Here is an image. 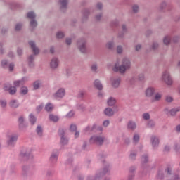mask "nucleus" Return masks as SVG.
Wrapping results in <instances>:
<instances>
[{
    "label": "nucleus",
    "instance_id": "f257e3e1",
    "mask_svg": "<svg viewBox=\"0 0 180 180\" xmlns=\"http://www.w3.org/2000/svg\"><path fill=\"white\" fill-rule=\"evenodd\" d=\"M27 81V77H24L20 80H15L13 82V85L11 84H6L4 86V90L8 92L10 95H15L16 94L18 89L16 88H19V86H23V85Z\"/></svg>",
    "mask_w": 180,
    "mask_h": 180
},
{
    "label": "nucleus",
    "instance_id": "f03ea898",
    "mask_svg": "<svg viewBox=\"0 0 180 180\" xmlns=\"http://www.w3.org/2000/svg\"><path fill=\"white\" fill-rule=\"evenodd\" d=\"M130 67H131V63L130 62V60L127 58H124L122 60V65L120 66L115 65L112 70L115 72H117L119 71L121 74H124L126 70H130Z\"/></svg>",
    "mask_w": 180,
    "mask_h": 180
},
{
    "label": "nucleus",
    "instance_id": "7ed1b4c3",
    "mask_svg": "<svg viewBox=\"0 0 180 180\" xmlns=\"http://www.w3.org/2000/svg\"><path fill=\"white\" fill-rule=\"evenodd\" d=\"M162 79L168 86H172L174 84V79H172V77H171V74L168 70H165L162 72Z\"/></svg>",
    "mask_w": 180,
    "mask_h": 180
},
{
    "label": "nucleus",
    "instance_id": "20e7f679",
    "mask_svg": "<svg viewBox=\"0 0 180 180\" xmlns=\"http://www.w3.org/2000/svg\"><path fill=\"white\" fill-rule=\"evenodd\" d=\"M90 142L94 143L97 146H102L105 142V136L94 135L90 138Z\"/></svg>",
    "mask_w": 180,
    "mask_h": 180
},
{
    "label": "nucleus",
    "instance_id": "39448f33",
    "mask_svg": "<svg viewBox=\"0 0 180 180\" xmlns=\"http://www.w3.org/2000/svg\"><path fill=\"white\" fill-rule=\"evenodd\" d=\"M27 18L28 19H31L30 21V26L32 27V29H34V27H37V21H36V14L33 11L28 12L27 14Z\"/></svg>",
    "mask_w": 180,
    "mask_h": 180
},
{
    "label": "nucleus",
    "instance_id": "423d86ee",
    "mask_svg": "<svg viewBox=\"0 0 180 180\" xmlns=\"http://www.w3.org/2000/svg\"><path fill=\"white\" fill-rule=\"evenodd\" d=\"M77 47L81 53L85 54V53H86V40H85V39H79L77 41Z\"/></svg>",
    "mask_w": 180,
    "mask_h": 180
},
{
    "label": "nucleus",
    "instance_id": "0eeeda50",
    "mask_svg": "<svg viewBox=\"0 0 180 180\" xmlns=\"http://www.w3.org/2000/svg\"><path fill=\"white\" fill-rule=\"evenodd\" d=\"M55 99H63V96H65V89L60 88L53 95Z\"/></svg>",
    "mask_w": 180,
    "mask_h": 180
},
{
    "label": "nucleus",
    "instance_id": "6e6552de",
    "mask_svg": "<svg viewBox=\"0 0 180 180\" xmlns=\"http://www.w3.org/2000/svg\"><path fill=\"white\" fill-rule=\"evenodd\" d=\"M16 141H18V136L16 135L8 136V138L7 140V145L8 146V147H14L15 144L16 143Z\"/></svg>",
    "mask_w": 180,
    "mask_h": 180
},
{
    "label": "nucleus",
    "instance_id": "1a4fd4ad",
    "mask_svg": "<svg viewBox=\"0 0 180 180\" xmlns=\"http://www.w3.org/2000/svg\"><path fill=\"white\" fill-rule=\"evenodd\" d=\"M60 65V60L57 58H53L50 62V67L51 70H57Z\"/></svg>",
    "mask_w": 180,
    "mask_h": 180
},
{
    "label": "nucleus",
    "instance_id": "9d476101",
    "mask_svg": "<svg viewBox=\"0 0 180 180\" xmlns=\"http://www.w3.org/2000/svg\"><path fill=\"white\" fill-rule=\"evenodd\" d=\"M28 44L30 45V47H31V49L35 56H37V54L40 53V49H39V47L36 46V42L34 41H30Z\"/></svg>",
    "mask_w": 180,
    "mask_h": 180
},
{
    "label": "nucleus",
    "instance_id": "9b49d317",
    "mask_svg": "<svg viewBox=\"0 0 180 180\" xmlns=\"http://www.w3.org/2000/svg\"><path fill=\"white\" fill-rule=\"evenodd\" d=\"M18 126L20 130H25L27 127V124H25V117L20 116L18 118Z\"/></svg>",
    "mask_w": 180,
    "mask_h": 180
},
{
    "label": "nucleus",
    "instance_id": "f8f14e48",
    "mask_svg": "<svg viewBox=\"0 0 180 180\" xmlns=\"http://www.w3.org/2000/svg\"><path fill=\"white\" fill-rule=\"evenodd\" d=\"M155 94V88L154 87H148L145 91V95L147 98H151L152 96H154V94Z\"/></svg>",
    "mask_w": 180,
    "mask_h": 180
},
{
    "label": "nucleus",
    "instance_id": "ddd939ff",
    "mask_svg": "<svg viewBox=\"0 0 180 180\" xmlns=\"http://www.w3.org/2000/svg\"><path fill=\"white\" fill-rule=\"evenodd\" d=\"M152 146L155 148L160 146V139L155 136H152L150 138Z\"/></svg>",
    "mask_w": 180,
    "mask_h": 180
},
{
    "label": "nucleus",
    "instance_id": "4468645a",
    "mask_svg": "<svg viewBox=\"0 0 180 180\" xmlns=\"http://www.w3.org/2000/svg\"><path fill=\"white\" fill-rule=\"evenodd\" d=\"M120 81H121L120 77H115L112 79L111 84L113 88H119V86H120Z\"/></svg>",
    "mask_w": 180,
    "mask_h": 180
},
{
    "label": "nucleus",
    "instance_id": "2eb2a0df",
    "mask_svg": "<svg viewBox=\"0 0 180 180\" xmlns=\"http://www.w3.org/2000/svg\"><path fill=\"white\" fill-rule=\"evenodd\" d=\"M49 160L53 164L57 162V160H58V153L56 152L52 153Z\"/></svg>",
    "mask_w": 180,
    "mask_h": 180
},
{
    "label": "nucleus",
    "instance_id": "dca6fc26",
    "mask_svg": "<svg viewBox=\"0 0 180 180\" xmlns=\"http://www.w3.org/2000/svg\"><path fill=\"white\" fill-rule=\"evenodd\" d=\"M94 85L98 91H102L103 89V86L99 79H96L94 82Z\"/></svg>",
    "mask_w": 180,
    "mask_h": 180
},
{
    "label": "nucleus",
    "instance_id": "f3484780",
    "mask_svg": "<svg viewBox=\"0 0 180 180\" xmlns=\"http://www.w3.org/2000/svg\"><path fill=\"white\" fill-rule=\"evenodd\" d=\"M28 65L30 68L34 67V55H31L28 57Z\"/></svg>",
    "mask_w": 180,
    "mask_h": 180
},
{
    "label": "nucleus",
    "instance_id": "a211bd4d",
    "mask_svg": "<svg viewBox=\"0 0 180 180\" xmlns=\"http://www.w3.org/2000/svg\"><path fill=\"white\" fill-rule=\"evenodd\" d=\"M104 113L105 116H108L109 117H111V116H113L115 115V112L110 108H105L104 110Z\"/></svg>",
    "mask_w": 180,
    "mask_h": 180
},
{
    "label": "nucleus",
    "instance_id": "6ab92c4d",
    "mask_svg": "<svg viewBox=\"0 0 180 180\" xmlns=\"http://www.w3.org/2000/svg\"><path fill=\"white\" fill-rule=\"evenodd\" d=\"M134 172H136V167H131L129 168V180H131L133 179V178H134Z\"/></svg>",
    "mask_w": 180,
    "mask_h": 180
},
{
    "label": "nucleus",
    "instance_id": "aec40b11",
    "mask_svg": "<svg viewBox=\"0 0 180 180\" xmlns=\"http://www.w3.org/2000/svg\"><path fill=\"white\" fill-rule=\"evenodd\" d=\"M9 106L13 109H16V108H19V103L17 100H11L9 103Z\"/></svg>",
    "mask_w": 180,
    "mask_h": 180
},
{
    "label": "nucleus",
    "instance_id": "412c9836",
    "mask_svg": "<svg viewBox=\"0 0 180 180\" xmlns=\"http://www.w3.org/2000/svg\"><path fill=\"white\" fill-rule=\"evenodd\" d=\"M36 133L38 137H43V127H41V125L37 127Z\"/></svg>",
    "mask_w": 180,
    "mask_h": 180
},
{
    "label": "nucleus",
    "instance_id": "4be33fe9",
    "mask_svg": "<svg viewBox=\"0 0 180 180\" xmlns=\"http://www.w3.org/2000/svg\"><path fill=\"white\" fill-rule=\"evenodd\" d=\"M49 120H51V122H53L54 123H57V122L60 120V117L54 114H50Z\"/></svg>",
    "mask_w": 180,
    "mask_h": 180
},
{
    "label": "nucleus",
    "instance_id": "5701e85b",
    "mask_svg": "<svg viewBox=\"0 0 180 180\" xmlns=\"http://www.w3.org/2000/svg\"><path fill=\"white\" fill-rule=\"evenodd\" d=\"M108 106H114L116 104V98L110 97L107 101Z\"/></svg>",
    "mask_w": 180,
    "mask_h": 180
},
{
    "label": "nucleus",
    "instance_id": "b1692460",
    "mask_svg": "<svg viewBox=\"0 0 180 180\" xmlns=\"http://www.w3.org/2000/svg\"><path fill=\"white\" fill-rule=\"evenodd\" d=\"M60 9H67V5L68 4V0H60Z\"/></svg>",
    "mask_w": 180,
    "mask_h": 180
},
{
    "label": "nucleus",
    "instance_id": "393cba45",
    "mask_svg": "<svg viewBox=\"0 0 180 180\" xmlns=\"http://www.w3.org/2000/svg\"><path fill=\"white\" fill-rule=\"evenodd\" d=\"M161 98H162V95L160 93H157L151 101L152 102H158L161 101Z\"/></svg>",
    "mask_w": 180,
    "mask_h": 180
},
{
    "label": "nucleus",
    "instance_id": "a878e982",
    "mask_svg": "<svg viewBox=\"0 0 180 180\" xmlns=\"http://www.w3.org/2000/svg\"><path fill=\"white\" fill-rule=\"evenodd\" d=\"M136 127H137V125H136V122L133 121H129L128 122V129L130 130H136Z\"/></svg>",
    "mask_w": 180,
    "mask_h": 180
},
{
    "label": "nucleus",
    "instance_id": "bb28decb",
    "mask_svg": "<svg viewBox=\"0 0 180 180\" xmlns=\"http://www.w3.org/2000/svg\"><path fill=\"white\" fill-rule=\"evenodd\" d=\"M53 109H54V105L50 103H48L45 106V110L46 112H52Z\"/></svg>",
    "mask_w": 180,
    "mask_h": 180
},
{
    "label": "nucleus",
    "instance_id": "cd10ccee",
    "mask_svg": "<svg viewBox=\"0 0 180 180\" xmlns=\"http://www.w3.org/2000/svg\"><path fill=\"white\" fill-rule=\"evenodd\" d=\"M178 112H180V107L176 108H173L169 111L171 116H175Z\"/></svg>",
    "mask_w": 180,
    "mask_h": 180
},
{
    "label": "nucleus",
    "instance_id": "c85d7f7f",
    "mask_svg": "<svg viewBox=\"0 0 180 180\" xmlns=\"http://www.w3.org/2000/svg\"><path fill=\"white\" fill-rule=\"evenodd\" d=\"M107 49L109 50H114L115 49V42L114 41H109L106 44Z\"/></svg>",
    "mask_w": 180,
    "mask_h": 180
},
{
    "label": "nucleus",
    "instance_id": "c756f323",
    "mask_svg": "<svg viewBox=\"0 0 180 180\" xmlns=\"http://www.w3.org/2000/svg\"><path fill=\"white\" fill-rule=\"evenodd\" d=\"M37 120V119L33 114L30 115V122L32 125L34 124V123H36Z\"/></svg>",
    "mask_w": 180,
    "mask_h": 180
},
{
    "label": "nucleus",
    "instance_id": "7c9ffc66",
    "mask_svg": "<svg viewBox=\"0 0 180 180\" xmlns=\"http://www.w3.org/2000/svg\"><path fill=\"white\" fill-rule=\"evenodd\" d=\"M27 92H29V89L27 86H22L20 89V94L21 95H27Z\"/></svg>",
    "mask_w": 180,
    "mask_h": 180
},
{
    "label": "nucleus",
    "instance_id": "2f4dec72",
    "mask_svg": "<svg viewBox=\"0 0 180 180\" xmlns=\"http://www.w3.org/2000/svg\"><path fill=\"white\" fill-rule=\"evenodd\" d=\"M147 126L148 127H149L150 129H153V127H155V122H154V120H150L147 123Z\"/></svg>",
    "mask_w": 180,
    "mask_h": 180
},
{
    "label": "nucleus",
    "instance_id": "473e14b6",
    "mask_svg": "<svg viewBox=\"0 0 180 180\" xmlns=\"http://www.w3.org/2000/svg\"><path fill=\"white\" fill-rule=\"evenodd\" d=\"M163 43L166 46H168V44H169V43H171V37H169L168 36L165 37V38L163 39Z\"/></svg>",
    "mask_w": 180,
    "mask_h": 180
},
{
    "label": "nucleus",
    "instance_id": "72a5a7b5",
    "mask_svg": "<svg viewBox=\"0 0 180 180\" xmlns=\"http://www.w3.org/2000/svg\"><path fill=\"white\" fill-rule=\"evenodd\" d=\"M139 141H140V135L135 134L133 136L134 143H135V144H136V143H139Z\"/></svg>",
    "mask_w": 180,
    "mask_h": 180
},
{
    "label": "nucleus",
    "instance_id": "f704fd0d",
    "mask_svg": "<svg viewBox=\"0 0 180 180\" xmlns=\"http://www.w3.org/2000/svg\"><path fill=\"white\" fill-rule=\"evenodd\" d=\"M89 15V10L84 9L83 11V19H88V15Z\"/></svg>",
    "mask_w": 180,
    "mask_h": 180
},
{
    "label": "nucleus",
    "instance_id": "c9c22d12",
    "mask_svg": "<svg viewBox=\"0 0 180 180\" xmlns=\"http://www.w3.org/2000/svg\"><path fill=\"white\" fill-rule=\"evenodd\" d=\"M60 143L62 146H65L66 144H68V139L63 136L60 138Z\"/></svg>",
    "mask_w": 180,
    "mask_h": 180
},
{
    "label": "nucleus",
    "instance_id": "e433bc0d",
    "mask_svg": "<svg viewBox=\"0 0 180 180\" xmlns=\"http://www.w3.org/2000/svg\"><path fill=\"white\" fill-rule=\"evenodd\" d=\"M40 85H41V84L40 83V82L39 81H36L34 82V89H39V88H40Z\"/></svg>",
    "mask_w": 180,
    "mask_h": 180
},
{
    "label": "nucleus",
    "instance_id": "4c0bfd02",
    "mask_svg": "<svg viewBox=\"0 0 180 180\" xmlns=\"http://www.w3.org/2000/svg\"><path fill=\"white\" fill-rule=\"evenodd\" d=\"M142 117L144 120H150V113L145 112L142 115Z\"/></svg>",
    "mask_w": 180,
    "mask_h": 180
},
{
    "label": "nucleus",
    "instance_id": "58836bf2",
    "mask_svg": "<svg viewBox=\"0 0 180 180\" xmlns=\"http://www.w3.org/2000/svg\"><path fill=\"white\" fill-rule=\"evenodd\" d=\"M141 162L142 164H147L148 162V156L143 155L141 158Z\"/></svg>",
    "mask_w": 180,
    "mask_h": 180
},
{
    "label": "nucleus",
    "instance_id": "ea45409f",
    "mask_svg": "<svg viewBox=\"0 0 180 180\" xmlns=\"http://www.w3.org/2000/svg\"><path fill=\"white\" fill-rule=\"evenodd\" d=\"M95 129H96V124H94L93 125V127H87L85 129L84 131H92V130H95Z\"/></svg>",
    "mask_w": 180,
    "mask_h": 180
},
{
    "label": "nucleus",
    "instance_id": "a19ab883",
    "mask_svg": "<svg viewBox=\"0 0 180 180\" xmlns=\"http://www.w3.org/2000/svg\"><path fill=\"white\" fill-rule=\"evenodd\" d=\"M117 54H122L123 53V46L119 45L117 47Z\"/></svg>",
    "mask_w": 180,
    "mask_h": 180
},
{
    "label": "nucleus",
    "instance_id": "79ce46f5",
    "mask_svg": "<svg viewBox=\"0 0 180 180\" xmlns=\"http://www.w3.org/2000/svg\"><path fill=\"white\" fill-rule=\"evenodd\" d=\"M77 109H78V110H81V112H85V110H86L85 106H84V105H82V104L78 105Z\"/></svg>",
    "mask_w": 180,
    "mask_h": 180
},
{
    "label": "nucleus",
    "instance_id": "37998d69",
    "mask_svg": "<svg viewBox=\"0 0 180 180\" xmlns=\"http://www.w3.org/2000/svg\"><path fill=\"white\" fill-rule=\"evenodd\" d=\"M138 79L139 81H144L146 79V76L144 75V73H141L138 76Z\"/></svg>",
    "mask_w": 180,
    "mask_h": 180
},
{
    "label": "nucleus",
    "instance_id": "c03bdc74",
    "mask_svg": "<svg viewBox=\"0 0 180 180\" xmlns=\"http://www.w3.org/2000/svg\"><path fill=\"white\" fill-rule=\"evenodd\" d=\"M165 172H167L169 175H171L172 172V167H171V165L167 166V167L165 169Z\"/></svg>",
    "mask_w": 180,
    "mask_h": 180
},
{
    "label": "nucleus",
    "instance_id": "a18cd8bd",
    "mask_svg": "<svg viewBox=\"0 0 180 180\" xmlns=\"http://www.w3.org/2000/svg\"><path fill=\"white\" fill-rule=\"evenodd\" d=\"M70 131H77V125L75 124H72L70 127Z\"/></svg>",
    "mask_w": 180,
    "mask_h": 180
},
{
    "label": "nucleus",
    "instance_id": "49530a36",
    "mask_svg": "<svg viewBox=\"0 0 180 180\" xmlns=\"http://www.w3.org/2000/svg\"><path fill=\"white\" fill-rule=\"evenodd\" d=\"M57 39H63L64 37V32H58L56 34Z\"/></svg>",
    "mask_w": 180,
    "mask_h": 180
},
{
    "label": "nucleus",
    "instance_id": "de8ad7c7",
    "mask_svg": "<svg viewBox=\"0 0 180 180\" xmlns=\"http://www.w3.org/2000/svg\"><path fill=\"white\" fill-rule=\"evenodd\" d=\"M86 92L84 90H81L79 91L78 98H84V95Z\"/></svg>",
    "mask_w": 180,
    "mask_h": 180
},
{
    "label": "nucleus",
    "instance_id": "09e8293b",
    "mask_svg": "<svg viewBox=\"0 0 180 180\" xmlns=\"http://www.w3.org/2000/svg\"><path fill=\"white\" fill-rule=\"evenodd\" d=\"M91 70L94 72H96V70H98V65H96V63L93 64L91 67Z\"/></svg>",
    "mask_w": 180,
    "mask_h": 180
},
{
    "label": "nucleus",
    "instance_id": "8fccbe9b",
    "mask_svg": "<svg viewBox=\"0 0 180 180\" xmlns=\"http://www.w3.org/2000/svg\"><path fill=\"white\" fill-rule=\"evenodd\" d=\"M0 105L2 108H6V105H7L6 100H1Z\"/></svg>",
    "mask_w": 180,
    "mask_h": 180
},
{
    "label": "nucleus",
    "instance_id": "3c124183",
    "mask_svg": "<svg viewBox=\"0 0 180 180\" xmlns=\"http://www.w3.org/2000/svg\"><path fill=\"white\" fill-rule=\"evenodd\" d=\"M58 134L61 139V138L64 137V135L65 134V131H64V129H59Z\"/></svg>",
    "mask_w": 180,
    "mask_h": 180
},
{
    "label": "nucleus",
    "instance_id": "603ef678",
    "mask_svg": "<svg viewBox=\"0 0 180 180\" xmlns=\"http://www.w3.org/2000/svg\"><path fill=\"white\" fill-rule=\"evenodd\" d=\"M132 10L134 13H137V12H139V6L136 4L134 5L132 7Z\"/></svg>",
    "mask_w": 180,
    "mask_h": 180
},
{
    "label": "nucleus",
    "instance_id": "864d4df0",
    "mask_svg": "<svg viewBox=\"0 0 180 180\" xmlns=\"http://www.w3.org/2000/svg\"><path fill=\"white\" fill-rule=\"evenodd\" d=\"M1 65L4 68H6V67H8V60H3L1 61Z\"/></svg>",
    "mask_w": 180,
    "mask_h": 180
},
{
    "label": "nucleus",
    "instance_id": "5fc2aeb1",
    "mask_svg": "<svg viewBox=\"0 0 180 180\" xmlns=\"http://www.w3.org/2000/svg\"><path fill=\"white\" fill-rule=\"evenodd\" d=\"M74 115H75V112L73 110H71L66 115V117H72Z\"/></svg>",
    "mask_w": 180,
    "mask_h": 180
},
{
    "label": "nucleus",
    "instance_id": "6e6d98bb",
    "mask_svg": "<svg viewBox=\"0 0 180 180\" xmlns=\"http://www.w3.org/2000/svg\"><path fill=\"white\" fill-rule=\"evenodd\" d=\"M162 178H164V173L161 171L158 172V179H162Z\"/></svg>",
    "mask_w": 180,
    "mask_h": 180
},
{
    "label": "nucleus",
    "instance_id": "4d7b16f0",
    "mask_svg": "<svg viewBox=\"0 0 180 180\" xmlns=\"http://www.w3.org/2000/svg\"><path fill=\"white\" fill-rule=\"evenodd\" d=\"M27 171H29V168L27 167H26V166H24L22 167V174L23 175H26Z\"/></svg>",
    "mask_w": 180,
    "mask_h": 180
},
{
    "label": "nucleus",
    "instance_id": "13d9d810",
    "mask_svg": "<svg viewBox=\"0 0 180 180\" xmlns=\"http://www.w3.org/2000/svg\"><path fill=\"white\" fill-rule=\"evenodd\" d=\"M42 110H43V105L41 104L37 107V112L38 113H40V112H41Z\"/></svg>",
    "mask_w": 180,
    "mask_h": 180
},
{
    "label": "nucleus",
    "instance_id": "bf43d9fd",
    "mask_svg": "<svg viewBox=\"0 0 180 180\" xmlns=\"http://www.w3.org/2000/svg\"><path fill=\"white\" fill-rule=\"evenodd\" d=\"M166 101L167 102H169V103H171V102H172L174 101V98L172 97L169 96H167L166 97Z\"/></svg>",
    "mask_w": 180,
    "mask_h": 180
},
{
    "label": "nucleus",
    "instance_id": "052dcab7",
    "mask_svg": "<svg viewBox=\"0 0 180 180\" xmlns=\"http://www.w3.org/2000/svg\"><path fill=\"white\" fill-rule=\"evenodd\" d=\"M136 155H137V154L136 153H131L129 157H130L131 160H136Z\"/></svg>",
    "mask_w": 180,
    "mask_h": 180
},
{
    "label": "nucleus",
    "instance_id": "680f3d73",
    "mask_svg": "<svg viewBox=\"0 0 180 180\" xmlns=\"http://www.w3.org/2000/svg\"><path fill=\"white\" fill-rule=\"evenodd\" d=\"M17 53L18 56H22V54H23V49H22L21 48H18Z\"/></svg>",
    "mask_w": 180,
    "mask_h": 180
},
{
    "label": "nucleus",
    "instance_id": "e2e57ef3",
    "mask_svg": "<svg viewBox=\"0 0 180 180\" xmlns=\"http://www.w3.org/2000/svg\"><path fill=\"white\" fill-rule=\"evenodd\" d=\"M22 24L18 23L15 25V30L19 31L20 29H22Z\"/></svg>",
    "mask_w": 180,
    "mask_h": 180
},
{
    "label": "nucleus",
    "instance_id": "0e129e2a",
    "mask_svg": "<svg viewBox=\"0 0 180 180\" xmlns=\"http://www.w3.org/2000/svg\"><path fill=\"white\" fill-rule=\"evenodd\" d=\"M109 123H110V122L107 120L103 122V125L104 126V127H108V126H109Z\"/></svg>",
    "mask_w": 180,
    "mask_h": 180
},
{
    "label": "nucleus",
    "instance_id": "69168bd1",
    "mask_svg": "<svg viewBox=\"0 0 180 180\" xmlns=\"http://www.w3.org/2000/svg\"><path fill=\"white\" fill-rule=\"evenodd\" d=\"M119 25V21L117 20H115L111 22V26H117Z\"/></svg>",
    "mask_w": 180,
    "mask_h": 180
},
{
    "label": "nucleus",
    "instance_id": "338daca9",
    "mask_svg": "<svg viewBox=\"0 0 180 180\" xmlns=\"http://www.w3.org/2000/svg\"><path fill=\"white\" fill-rule=\"evenodd\" d=\"M8 68H9V71H13V69L15 68V64L11 63L9 65Z\"/></svg>",
    "mask_w": 180,
    "mask_h": 180
},
{
    "label": "nucleus",
    "instance_id": "774afa93",
    "mask_svg": "<svg viewBox=\"0 0 180 180\" xmlns=\"http://www.w3.org/2000/svg\"><path fill=\"white\" fill-rule=\"evenodd\" d=\"M174 150H175L176 153H180V147L179 146H176Z\"/></svg>",
    "mask_w": 180,
    "mask_h": 180
}]
</instances>
